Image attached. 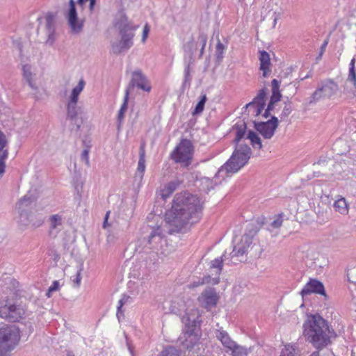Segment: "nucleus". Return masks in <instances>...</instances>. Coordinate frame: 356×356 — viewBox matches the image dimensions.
I'll return each mask as SVG.
<instances>
[{
  "label": "nucleus",
  "instance_id": "1",
  "mask_svg": "<svg viewBox=\"0 0 356 356\" xmlns=\"http://www.w3.org/2000/svg\"><path fill=\"white\" fill-rule=\"evenodd\" d=\"M204 201L197 195L184 191L177 193L165 213L170 234L186 233L202 218Z\"/></svg>",
  "mask_w": 356,
  "mask_h": 356
},
{
  "label": "nucleus",
  "instance_id": "49",
  "mask_svg": "<svg viewBox=\"0 0 356 356\" xmlns=\"http://www.w3.org/2000/svg\"><path fill=\"white\" fill-rule=\"evenodd\" d=\"M202 183L207 186V188L204 189L205 191H209L211 189L213 188L212 181L209 178H207V177L202 178Z\"/></svg>",
  "mask_w": 356,
  "mask_h": 356
},
{
  "label": "nucleus",
  "instance_id": "29",
  "mask_svg": "<svg viewBox=\"0 0 356 356\" xmlns=\"http://www.w3.org/2000/svg\"><path fill=\"white\" fill-rule=\"evenodd\" d=\"M28 222L26 224H20L22 226L31 225L33 227H40L44 222V217L41 213H35V215L28 213Z\"/></svg>",
  "mask_w": 356,
  "mask_h": 356
},
{
  "label": "nucleus",
  "instance_id": "34",
  "mask_svg": "<svg viewBox=\"0 0 356 356\" xmlns=\"http://www.w3.org/2000/svg\"><path fill=\"white\" fill-rule=\"evenodd\" d=\"M84 86H85L84 81L81 80L79 82L78 85L72 89V93H71L69 99L78 102L79 96L80 93L81 92V91L83 90Z\"/></svg>",
  "mask_w": 356,
  "mask_h": 356
},
{
  "label": "nucleus",
  "instance_id": "2",
  "mask_svg": "<svg viewBox=\"0 0 356 356\" xmlns=\"http://www.w3.org/2000/svg\"><path fill=\"white\" fill-rule=\"evenodd\" d=\"M303 327L306 340L317 349L326 347L331 343V339L336 337L327 321L318 314L309 316Z\"/></svg>",
  "mask_w": 356,
  "mask_h": 356
},
{
  "label": "nucleus",
  "instance_id": "17",
  "mask_svg": "<svg viewBox=\"0 0 356 356\" xmlns=\"http://www.w3.org/2000/svg\"><path fill=\"white\" fill-rule=\"evenodd\" d=\"M264 222L260 218H258L255 222L249 223L247 225L245 234L242 236V241L245 242L248 246H250L253 237L259 232Z\"/></svg>",
  "mask_w": 356,
  "mask_h": 356
},
{
  "label": "nucleus",
  "instance_id": "14",
  "mask_svg": "<svg viewBox=\"0 0 356 356\" xmlns=\"http://www.w3.org/2000/svg\"><path fill=\"white\" fill-rule=\"evenodd\" d=\"M33 201L34 197L29 194H26L16 204V209L19 213L18 222L19 224H26L28 222V208Z\"/></svg>",
  "mask_w": 356,
  "mask_h": 356
},
{
  "label": "nucleus",
  "instance_id": "54",
  "mask_svg": "<svg viewBox=\"0 0 356 356\" xmlns=\"http://www.w3.org/2000/svg\"><path fill=\"white\" fill-rule=\"evenodd\" d=\"M149 28L147 26V25H146L144 29H143V38H142V40L144 42L145 40H146V38L147 36V34L149 33Z\"/></svg>",
  "mask_w": 356,
  "mask_h": 356
},
{
  "label": "nucleus",
  "instance_id": "26",
  "mask_svg": "<svg viewBox=\"0 0 356 356\" xmlns=\"http://www.w3.org/2000/svg\"><path fill=\"white\" fill-rule=\"evenodd\" d=\"M260 70L263 72V76L266 77L269 70V66L270 65V56L266 51H260Z\"/></svg>",
  "mask_w": 356,
  "mask_h": 356
},
{
  "label": "nucleus",
  "instance_id": "6",
  "mask_svg": "<svg viewBox=\"0 0 356 356\" xmlns=\"http://www.w3.org/2000/svg\"><path fill=\"white\" fill-rule=\"evenodd\" d=\"M251 154V149L248 145L236 144L230 159L221 167L219 172H236L248 163Z\"/></svg>",
  "mask_w": 356,
  "mask_h": 356
},
{
  "label": "nucleus",
  "instance_id": "45",
  "mask_svg": "<svg viewBox=\"0 0 356 356\" xmlns=\"http://www.w3.org/2000/svg\"><path fill=\"white\" fill-rule=\"evenodd\" d=\"M280 356H298L296 353L295 349L290 346H286L282 351Z\"/></svg>",
  "mask_w": 356,
  "mask_h": 356
},
{
  "label": "nucleus",
  "instance_id": "63",
  "mask_svg": "<svg viewBox=\"0 0 356 356\" xmlns=\"http://www.w3.org/2000/svg\"><path fill=\"white\" fill-rule=\"evenodd\" d=\"M54 256H55L54 259H56L57 258H59V256L57 254H55Z\"/></svg>",
  "mask_w": 356,
  "mask_h": 356
},
{
  "label": "nucleus",
  "instance_id": "37",
  "mask_svg": "<svg viewBox=\"0 0 356 356\" xmlns=\"http://www.w3.org/2000/svg\"><path fill=\"white\" fill-rule=\"evenodd\" d=\"M131 298L129 296L123 295L122 298L119 300V302H118L119 305L118 307L117 314H116V316L119 321L120 320V316L123 315V312L122 310V306L124 305L129 302L131 301Z\"/></svg>",
  "mask_w": 356,
  "mask_h": 356
},
{
  "label": "nucleus",
  "instance_id": "48",
  "mask_svg": "<svg viewBox=\"0 0 356 356\" xmlns=\"http://www.w3.org/2000/svg\"><path fill=\"white\" fill-rule=\"evenodd\" d=\"M89 149L88 148L84 149L81 154V159L89 165Z\"/></svg>",
  "mask_w": 356,
  "mask_h": 356
},
{
  "label": "nucleus",
  "instance_id": "24",
  "mask_svg": "<svg viewBox=\"0 0 356 356\" xmlns=\"http://www.w3.org/2000/svg\"><path fill=\"white\" fill-rule=\"evenodd\" d=\"M45 21H46L47 34L48 35V39L47 40V43L52 44L55 40V38H54V32H55L54 16L51 13L47 14L45 16Z\"/></svg>",
  "mask_w": 356,
  "mask_h": 356
},
{
  "label": "nucleus",
  "instance_id": "39",
  "mask_svg": "<svg viewBox=\"0 0 356 356\" xmlns=\"http://www.w3.org/2000/svg\"><path fill=\"white\" fill-rule=\"evenodd\" d=\"M207 101V96L206 95H203L201 97L200 100L198 102V103L196 104L194 111H193V115H196L200 114L204 108V104Z\"/></svg>",
  "mask_w": 356,
  "mask_h": 356
},
{
  "label": "nucleus",
  "instance_id": "35",
  "mask_svg": "<svg viewBox=\"0 0 356 356\" xmlns=\"http://www.w3.org/2000/svg\"><path fill=\"white\" fill-rule=\"evenodd\" d=\"M226 48H227V46L225 45L223 43H222L220 42V40L218 39V42L216 44V53H215L216 61L218 63H220L222 60V58L224 57L223 53H224V51L226 49Z\"/></svg>",
  "mask_w": 356,
  "mask_h": 356
},
{
  "label": "nucleus",
  "instance_id": "13",
  "mask_svg": "<svg viewBox=\"0 0 356 356\" xmlns=\"http://www.w3.org/2000/svg\"><path fill=\"white\" fill-rule=\"evenodd\" d=\"M266 88H263L259 91L257 95L245 105V109H248V114L252 112L254 116H258L261 113L266 106Z\"/></svg>",
  "mask_w": 356,
  "mask_h": 356
},
{
  "label": "nucleus",
  "instance_id": "43",
  "mask_svg": "<svg viewBox=\"0 0 356 356\" xmlns=\"http://www.w3.org/2000/svg\"><path fill=\"white\" fill-rule=\"evenodd\" d=\"M283 213L278 214L275 219L270 223V226L274 229L280 228L283 222Z\"/></svg>",
  "mask_w": 356,
  "mask_h": 356
},
{
  "label": "nucleus",
  "instance_id": "22",
  "mask_svg": "<svg viewBox=\"0 0 356 356\" xmlns=\"http://www.w3.org/2000/svg\"><path fill=\"white\" fill-rule=\"evenodd\" d=\"M145 145L142 143L139 150V160L138 163L137 172L136 174V178L138 177L139 180H142L143 175L145 170Z\"/></svg>",
  "mask_w": 356,
  "mask_h": 356
},
{
  "label": "nucleus",
  "instance_id": "50",
  "mask_svg": "<svg viewBox=\"0 0 356 356\" xmlns=\"http://www.w3.org/2000/svg\"><path fill=\"white\" fill-rule=\"evenodd\" d=\"M291 105L286 104L283 108L282 116L287 117L291 113Z\"/></svg>",
  "mask_w": 356,
  "mask_h": 356
},
{
  "label": "nucleus",
  "instance_id": "30",
  "mask_svg": "<svg viewBox=\"0 0 356 356\" xmlns=\"http://www.w3.org/2000/svg\"><path fill=\"white\" fill-rule=\"evenodd\" d=\"M334 207L341 214L346 215L348 213V204L344 197H340L334 203Z\"/></svg>",
  "mask_w": 356,
  "mask_h": 356
},
{
  "label": "nucleus",
  "instance_id": "12",
  "mask_svg": "<svg viewBox=\"0 0 356 356\" xmlns=\"http://www.w3.org/2000/svg\"><path fill=\"white\" fill-rule=\"evenodd\" d=\"M69 26L73 33H80L83 27V21L79 19L74 0H70L69 8L65 14Z\"/></svg>",
  "mask_w": 356,
  "mask_h": 356
},
{
  "label": "nucleus",
  "instance_id": "46",
  "mask_svg": "<svg viewBox=\"0 0 356 356\" xmlns=\"http://www.w3.org/2000/svg\"><path fill=\"white\" fill-rule=\"evenodd\" d=\"M207 39H208L207 35L206 33H204V32L200 31L199 33L198 38H197V42L199 43L201 45V47H202L203 48H205L207 42Z\"/></svg>",
  "mask_w": 356,
  "mask_h": 356
},
{
  "label": "nucleus",
  "instance_id": "31",
  "mask_svg": "<svg viewBox=\"0 0 356 356\" xmlns=\"http://www.w3.org/2000/svg\"><path fill=\"white\" fill-rule=\"evenodd\" d=\"M272 95L270 99L279 102L281 99L282 95L280 91V81L274 79L271 81Z\"/></svg>",
  "mask_w": 356,
  "mask_h": 356
},
{
  "label": "nucleus",
  "instance_id": "11",
  "mask_svg": "<svg viewBox=\"0 0 356 356\" xmlns=\"http://www.w3.org/2000/svg\"><path fill=\"white\" fill-rule=\"evenodd\" d=\"M278 127V119L275 116H272L270 120L266 122L254 121V127L266 139L271 138L275 131Z\"/></svg>",
  "mask_w": 356,
  "mask_h": 356
},
{
  "label": "nucleus",
  "instance_id": "23",
  "mask_svg": "<svg viewBox=\"0 0 356 356\" xmlns=\"http://www.w3.org/2000/svg\"><path fill=\"white\" fill-rule=\"evenodd\" d=\"M50 228L49 234L50 236L55 237L57 233L61 229L63 218L59 214H54L50 216Z\"/></svg>",
  "mask_w": 356,
  "mask_h": 356
},
{
  "label": "nucleus",
  "instance_id": "20",
  "mask_svg": "<svg viewBox=\"0 0 356 356\" xmlns=\"http://www.w3.org/2000/svg\"><path fill=\"white\" fill-rule=\"evenodd\" d=\"M216 337L221 342L225 348H226V352L228 353L229 350L233 347H234V344L236 342L233 341L229 337V334L222 329L217 330L215 332Z\"/></svg>",
  "mask_w": 356,
  "mask_h": 356
},
{
  "label": "nucleus",
  "instance_id": "62",
  "mask_svg": "<svg viewBox=\"0 0 356 356\" xmlns=\"http://www.w3.org/2000/svg\"><path fill=\"white\" fill-rule=\"evenodd\" d=\"M309 356H319V353H318V352H314Z\"/></svg>",
  "mask_w": 356,
  "mask_h": 356
},
{
  "label": "nucleus",
  "instance_id": "53",
  "mask_svg": "<svg viewBox=\"0 0 356 356\" xmlns=\"http://www.w3.org/2000/svg\"><path fill=\"white\" fill-rule=\"evenodd\" d=\"M277 102H275V101H273L272 99H270L269 102H268V104L267 106V111H271L274 109V105L275 103H277Z\"/></svg>",
  "mask_w": 356,
  "mask_h": 356
},
{
  "label": "nucleus",
  "instance_id": "8",
  "mask_svg": "<svg viewBox=\"0 0 356 356\" xmlns=\"http://www.w3.org/2000/svg\"><path fill=\"white\" fill-rule=\"evenodd\" d=\"M338 90V85L332 79L321 81L316 90L312 94L308 99V104H316L321 99H329Z\"/></svg>",
  "mask_w": 356,
  "mask_h": 356
},
{
  "label": "nucleus",
  "instance_id": "4",
  "mask_svg": "<svg viewBox=\"0 0 356 356\" xmlns=\"http://www.w3.org/2000/svg\"><path fill=\"white\" fill-rule=\"evenodd\" d=\"M135 87L146 92H149L151 90V86L149 85L147 77L143 74L140 70H137L132 72L131 79L125 90L123 103L121 105L118 115L119 125L124 118V113L128 108V102L130 93L133 91Z\"/></svg>",
  "mask_w": 356,
  "mask_h": 356
},
{
  "label": "nucleus",
  "instance_id": "18",
  "mask_svg": "<svg viewBox=\"0 0 356 356\" xmlns=\"http://www.w3.org/2000/svg\"><path fill=\"white\" fill-rule=\"evenodd\" d=\"M8 140L6 135L0 130V176L5 172V161L8 156V149L7 147Z\"/></svg>",
  "mask_w": 356,
  "mask_h": 356
},
{
  "label": "nucleus",
  "instance_id": "15",
  "mask_svg": "<svg viewBox=\"0 0 356 356\" xmlns=\"http://www.w3.org/2000/svg\"><path fill=\"white\" fill-rule=\"evenodd\" d=\"M311 293H316L327 298L323 284L316 279H310L302 289L300 294L302 297Z\"/></svg>",
  "mask_w": 356,
  "mask_h": 356
},
{
  "label": "nucleus",
  "instance_id": "28",
  "mask_svg": "<svg viewBox=\"0 0 356 356\" xmlns=\"http://www.w3.org/2000/svg\"><path fill=\"white\" fill-rule=\"evenodd\" d=\"M181 184V181L176 179L167 184L161 191L162 197L165 200L172 195Z\"/></svg>",
  "mask_w": 356,
  "mask_h": 356
},
{
  "label": "nucleus",
  "instance_id": "7",
  "mask_svg": "<svg viewBox=\"0 0 356 356\" xmlns=\"http://www.w3.org/2000/svg\"><path fill=\"white\" fill-rule=\"evenodd\" d=\"M185 325L184 338L187 343L186 348L192 347L199 339V331L201 323L200 315L197 311H193L191 314H186L182 318Z\"/></svg>",
  "mask_w": 356,
  "mask_h": 356
},
{
  "label": "nucleus",
  "instance_id": "42",
  "mask_svg": "<svg viewBox=\"0 0 356 356\" xmlns=\"http://www.w3.org/2000/svg\"><path fill=\"white\" fill-rule=\"evenodd\" d=\"M161 356H180V351L174 347L170 346L161 352Z\"/></svg>",
  "mask_w": 356,
  "mask_h": 356
},
{
  "label": "nucleus",
  "instance_id": "32",
  "mask_svg": "<svg viewBox=\"0 0 356 356\" xmlns=\"http://www.w3.org/2000/svg\"><path fill=\"white\" fill-rule=\"evenodd\" d=\"M247 138H248L250 140L251 145L254 148H257L259 149H261V140L256 132L252 130L249 131L247 136Z\"/></svg>",
  "mask_w": 356,
  "mask_h": 356
},
{
  "label": "nucleus",
  "instance_id": "27",
  "mask_svg": "<svg viewBox=\"0 0 356 356\" xmlns=\"http://www.w3.org/2000/svg\"><path fill=\"white\" fill-rule=\"evenodd\" d=\"M233 129L236 131V137L234 140V142L236 144H239V142L242 138H243L246 133V123L243 120L238 121L234 125Z\"/></svg>",
  "mask_w": 356,
  "mask_h": 356
},
{
  "label": "nucleus",
  "instance_id": "51",
  "mask_svg": "<svg viewBox=\"0 0 356 356\" xmlns=\"http://www.w3.org/2000/svg\"><path fill=\"white\" fill-rule=\"evenodd\" d=\"M26 66L23 67V72H24V76L26 79V80L29 79L31 77L32 74L29 69H26Z\"/></svg>",
  "mask_w": 356,
  "mask_h": 356
},
{
  "label": "nucleus",
  "instance_id": "64",
  "mask_svg": "<svg viewBox=\"0 0 356 356\" xmlns=\"http://www.w3.org/2000/svg\"><path fill=\"white\" fill-rule=\"evenodd\" d=\"M67 356H74V355L68 354Z\"/></svg>",
  "mask_w": 356,
  "mask_h": 356
},
{
  "label": "nucleus",
  "instance_id": "25",
  "mask_svg": "<svg viewBox=\"0 0 356 356\" xmlns=\"http://www.w3.org/2000/svg\"><path fill=\"white\" fill-rule=\"evenodd\" d=\"M223 266L222 257L216 258L211 261V268L214 271L212 275H215V277L212 278V284H217L219 282V275L221 273Z\"/></svg>",
  "mask_w": 356,
  "mask_h": 356
},
{
  "label": "nucleus",
  "instance_id": "57",
  "mask_svg": "<svg viewBox=\"0 0 356 356\" xmlns=\"http://www.w3.org/2000/svg\"><path fill=\"white\" fill-rule=\"evenodd\" d=\"M96 0H90V10H92L95 5Z\"/></svg>",
  "mask_w": 356,
  "mask_h": 356
},
{
  "label": "nucleus",
  "instance_id": "38",
  "mask_svg": "<svg viewBox=\"0 0 356 356\" xmlns=\"http://www.w3.org/2000/svg\"><path fill=\"white\" fill-rule=\"evenodd\" d=\"M355 58H353L350 63L349 74L348 80L354 86L356 85V72L355 70Z\"/></svg>",
  "mask_w": 356,
  "mask_h": 356
},
{
  "label": "nucleus",
  "instance_id": "52",
  "mask_svg": "<svg viewBox=\"0 0 356 356\" xmlns=\"http://www.w3.org/2000/svg\"><path fill=\"white\" fill-rule=\"evenodd\" d=\"M327 43H328V42H327V40H325V41L323 42V44H322V46H321V51H320V53H319V54H318V57H317V59H321V56H322V55H323V52H324V51H325V47H326V46H327Z\"/></svg>",
  "mask_w": 356,
  "mask_h": 356
},
{
  "label": "nucleus",
  "instance_id": "47",
  "mask_svg": "<svg viewBox=\"0 0 356 356\" xmlns=\"http://www.w3.org/2000/svg\"><path fill=\"white\" fill-rule=\"evenodd\" d=\"M59 286H60V284H59L58 281H57V280L54 281L52 284L48 289V291L46 294L47 296L50 297L51 293L58 290Z\"/></svg>",
  "mask_w": 356,
  "mask_h": 356
},
{
  "label": "nucleus",
  "instance_id": "44",
  "mask_svg": "<svg viewBox=\"0 0 356 356\" xmlns=\"http://www.w3.org/2000/svg\"><path fill=\"white\" fill-rule=\"evenodd\" d=\"M81 270H82V268H80L77 270L76 275L71 277L72 281L74 283V286L76 288L79 287L81 284V279H82L81 275Z\"/></svg>",
  "mask_w": 356,
  "mask_h": 356
},
{
  "label": "nucleus",
  "instance_id": "56",
  "mask_svg": "<svg viewBox=\"0 0 356 356\" xmlns=\"http://www.w3.org/2000/svg\"><path fill=\"white\" fill-rule=\"evenodd\" d=\"M29 86L33 88V89H36V87L35 86V85L33 84V81H32V78L29 79H27L26 80Z\"/></svg>",
  "mask_w": 356,
  "mask_h": 356
},
{
  "label": "nucleus",
  "instance_id": "60",
  "mask_svg": "<svg viewBox=\"0 0 356 356\" xmlns=\"http://www.w3.org/2000/svg\"><path fill=\"white\" fill-rule=\"evenodd\" d=\"M127 346H128L129 351L133 355V348L128 342H127Z\"/></svg>",
  "mask_w": 356,
  "mask_h": 356
},
{
  "label": "nucleus",
  "instance_id": "3",
  "mask_svg": "<svg viewBox=\"0 0 356 356\" xmlns=\"http://www.w3.org/2000/svg\"><path fill=\"white\" fill-rule=\"evenodd\" d=\"M115 27L118 30L121 39L119 42L112 43L111 50L114 54H120L133 46L134 31L138 26L134 24L124 13L120 12L116 16Z\"/></svg>",
  "mask_w": 356,
  "mask_h": 356
},
{
  "label": "nucleus",
  "instance_id": "5",
  "mask_svg": "<svg viewBox=\"0 0 356 356\" xmlns=\"http://www.w3.org/2000/svg\"><path fill=\"white\" fill-rule=\"evenodd\" d=\"M21 339V330L16 325L0 327V356H10Z\"/></svg>",
  "mask_w": 356,
  "mask_h": 356
},
{
  "label": "nucleus",
  "instance_id": "19",
  "mask_svg": "<svg viewBox=\"0 0 356 356\" xmlns=\"http://www.w3.org/2000/svg\"><path fill=\"white\" fill-rule=\"evenodd\" d=\"M198 300L205 308L210 309L216 305L218 296L213 289H210L202 292Z\"/></svg>",
  "mask_w": 356,
  "mask_h": 356
},
{
  "label": "nucleus",
  "instance_id": "55",
  "mask_svg": "<svg viewBox=\"0 0 356 356\" xmlns=\"http://www.w3.org/2000/svg\"><path fill=\"white\" fill-rule=\"evenodd\" d=\"M109 214H110V211H107L104 216V222H103V228H106L108 225V219L109 217Z\"/></svg>",
  "mask_w": 356,
  "mask_h": 356
},
{
  "label": "nucleus",
  "instance_id": "9",
  "mask_svg": "<svg viewBox=\"0 0 356 356\" xmlns=\"http://www.w3.org/2000/svg\"><path fill=\"white\" fill-rule=\"evenodd\" d=\"M25 309L20 305L13 303L10 300L0 301V317L9 322H18L24 318Z\"/></svg>",
  "mask_w": 356,
  "mask_h": 356
},
{
  "label": "nucleus",
  "instance_id": "33",
  "mask_svg": "<svg viewBox=\"0 0 356 356\" xmlns=\"http://www.w3.org/2000/svg\"><path fill=\"white\" fill-rule=\"evenodd\" d=\"M249 247L250 246H248L247 244H245V242H243L241 239V242L234 247V250L232 252V257L243 256L246 254Z\"/></svg>",
  "mask_w": 356,
  "mask_h": 356
},
{
  "label": "nucleus",
  "instance_id": "40",
  "mask_svg": "<svg viewBox=\"0 0 356 356\" xmlns=\"http://www.w3.org/2000/svg\"><path fill=\"white\" fill-rule=\"evenodd\" d=\"M184 49L185 52L190 54V58L192 59L193 54L196 49V44L193 37L189 42L184 45Z\"/></svg>",
  "mask_w": 356,
  "mask_h": 356
},
{
  "label": "nucleus",
  "instance_id": "61",
  "mask_svg": "<svg viewBox=\"0 0 356 356\" xmlns=\"http://www.w3.org/2000/svg\"><path fill=\"white\" fill-rule=\"evenodd\" d=\"M204 49L205 48H203L202 47H201V49H200V58H201L204 54Z\"/></svg>",
  "mask_w": 356,
  "mask_h": 356
},
{
  "label": "nucleus",
  "instance_id": "36",
  "mask_svg": "<svg viewBox=\"0 0 356 356\" xmlns=\"http://www.w3.org/2000/svg\"><path fill=\"white\" fill-rule=\"evenodd\" d=\"M229 351L232 352V356H247L248 349L238 345L236 343L234 344V347L230 348Z\"/></svg>",
  "mask_w": 356,
  "mask_h": 356
},
{
  "label": "nucleus",
  "instance_id": "16",
  "mask_svg": "<svg viewBox=\"0 0 356 356\" xmlns=\"http://www.w3.org/2000/svg\"><path fill=\"white\" fill-rule=\"evenodd\" d=\"M77 101L68 99L67 104V120L71 122L72 129H74L75 127V130L78 131L81 126V122L78 119V111L79 108L77 106Z\"/></svg>",
  "mask_w": 356,
  "mask_h": 356
},
{
  "label": "nucleus",
  "instance_id": "41",
  "mask_svg": "<svg viewBox=\"0 0 356 356\" xmlns=\"http://www.w3.org/2000/svg\"><path fill=\"white\" fill-rule=\"evenodd\" d=\"M191 76L190 74V63H187L185 65L184 69V80L183 82V87L186 88V86H190L191 82Z\"/></svg>",
  "mask_w": 356,
  "mask_h": 356
},
{
  "label": "nucleus",
  "instance_id": "59",
  "mask_svg": "<svg viewBox=\"0 0 356 356\" xmlns=\"http://www.w3.org/2000/svg\"><path fill=\"white\" fill-rule=\"evenodd\" d=\"M270 111H267V109L265 110L264 114H263V116L265 118H267L270 116Z\"/></svg>",
  "mask_w": 356,
  "mask_h": 356
},
{
  "label": "nucleus",
  "instance_id": "21",
  "mask_svg": "<svg viewBox=\"0 0 356 356\" xmlns=\"http://www.w3.org/2000/svg\"><path fill=\"white\" fill-rule=\"evenodd\" d=\"M163 237V235L161 227L158 226L153 228L148 238V243L150 245V248H156L158 244L161 242Z\"/></svg>",
  "mask_w": 356,
  "mask_h": 356
},
{
  "label": "nucleus",
  "instance_id": "58",
  "mask_svg": "<svg viewBox=\"0 0 356 356\" xmlns=\"http://www.w3.org/2000/svg\"><path fill=\"white\" fill-rule=\"evenodd\" d=\"M310 77H312V72H309L307 74H305V76L301 77L300 79H301V80H305V79L310 78Z\"/></svg>",
  "mask_w": 356,
  "mask_h": 356
},
{
  "label": "nucleus",
  "instance_id": "10",
  "mask_svg": "<svg viewBox=\"0 0 356 356\" xmlns=\"http://www.w3.org/2000/svg\"><path fill=\"white\" fill-rule=\"evenodd\" d=\"M193 154V145L191 140L182 139L171 153V158L175 163H184L188 166L191 164Z\"/></svg>",
  "mask_w": 356,
  "mask_h": 356
}]
</instances>
